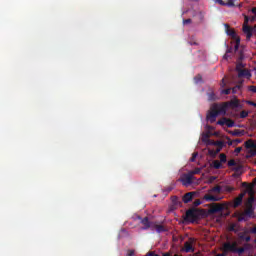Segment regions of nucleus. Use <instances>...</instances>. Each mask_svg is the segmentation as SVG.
I'll use <instances>...</instances> for the list:
<instances>
[{"label": "nucleus", "instance_id": "nucleus-1", "mask_svg": "<svg viewBox=\"0 0 256 256\" xmlns=\"http://www.w3.org/2000/svg\"><path fill=\"white\" fill-rule=\"evenodd\" d=\"M211 193H221V186L217 185L210 189L208 191V194H205L203 196V199L204 201H212L213 203H216L217 201H221V199H223L222 197L211 195Z\"/></svg>", "mask_w": 256, "mask_h": 256}, {"label": "nucleus", "instance_id": "nucleus-2", "mask_svg": "<svg viewBox=\"0 0 256 256\" xmlns=\"http://www.w3.org/2000/svg\"><path fill=\"white\" fill-rule=\"evenodd\" d=\"M201 217V212L197 209H189L186 212V216L184 218L185 221L189 223H195Z\"/></svg>", "mask_w": 256, "mask_h": 256}, {"label": "nucleus", "instance_id": "nucleus-3", "mask_svg": "<svg viewBox=\"0 0 256 256\" xmlns=\"http://www.w3.org/2000/svg\"><path fill=\"white\" fill-rule=\"evenodd\" d=\"M251 217H255V208H253V206H247L245 211L238 215V221H247V219H251Z\"/></svg>", "mask_w": 256, "mask_h": 256}, {"label": "nucleus", "instance_id": "nucleus-4", "mask_svg": "<svg viewBox=\"0 0 256 256\" xmlns=\"http://www.w3.org/2000/svg\"><path fill=\"white\" fill-rule=\"evenodd\" d=\"M225 208H227V204L213 203L209 208L208 213H210V215H215V213H221Z\"/></svg>", "mask_w": 256, "mask_h": 256}, {"label": "nucleus", "instance_id": "nucleus-5", "mask_svg": "<svg viewBox=\"0 0 256 256\" xmlns=\"http://www.w3.org/2000/svg\"><path fill=\"white\" fill-rule=\"evenodd\" d=\"M237 247V242H225L222 245V251L223 253L227 254V253H235V249Z\"/></svg>", "mask_w": 256, "mask_h": 256}, {"label": "nucleus", "instance_id": "nucleus-6", "mask_svg": "<svg viewBox=\"0 0 256 256\" xmlns=\"http://www.w3.org/2000/svg\"><path fill=\"white\" fill-rule=\"evenodd\" d=\"M179 181H181L184 187H189L193 183V173L184 174Z\"/></svg>", "mask_w": 256, "mask_h": 256}, {"label": "nucleus", "instance_id": "nucleus-7", "mask_svg": "<svg viewBox=\"0 0 256 256\" xmlns=\"http://www.w3.org/2000/svg\"><path fill=\"white\" fill-rule=\"evenodd\" d=\"M214 109H216V113L218 115H225L227 113V110L229 107L227 106V102H224L222 104H213Z\"/></svg>", "mask_w": 256, "mask_h": 256}, {"label": "nucleus", "instance_id": "nucleus-8", "mask_svg": "<svg viewBox=\"0 0 256 256\" xmlns=\"http://www.w3.org/2000/svg\"><path fill=\"white\" fill-rule=\"evenodd\" d=\"M197 197H199V192L197 191L188 192L182 197V201L183 203H186V204L191 203V201H193V199Z\"/></svg>", "mask_w": 256, "mask_h": 256}, {"label": "nucleus", "instance_id": "nucleus-9", "mask_svg": "<svg viewBox=\"0 0 256 256\" xmlns=\"http://www.w3.org/2000/svg\"><path fill=\"white\" fill-rule=\"evenodd\" d=\"M218 115L219 114L217 112V109L215 108V106L212 105L210 112L206 116V119L210 123H215V121H217V116Z\"/></svg>", "mask_w": 256, "mask_h": 256}, {"label": "nucleus", "instance_id": "nucleus-10", "mask_svg": "<svg viewBox=\"0 0 256 256\" xmlns=\"http://www.w3.org/2000/svg\"><path fill=\"white\" fill-rule=\"evenodd\" d=\"M255 29H256L255 27H251L249 25L243 24V33H245L247 41H249L251 37H253V33H255Z\"/></svg>", "mask_w": 256, "mask_h": 256}, {"label": "nucleus", "instance_id": "nucleus-11", "mask_svg": "<svg viewBox=\"0 0 256 256\" xmlns=\"http://www.w3.org/2000/svg\"><path fill=\"white\" fill-rule=\"evenodd\" d=\"M247 191H248L250 197L248 198L246 205H247V207H253V203H255V197L253 196V193H255V192L253 191V187L249 186L247 188Z\"/></svg>", "mask_w": 256, "mask_h": 256}, {"label": "nucleus", "instance_id": "nucleus-12", "mask_svg": "<svg viewBox=\"0 0 256 256\" xmlns=\"http://www.w3.org/2000/svg\"><path fill=\"white\" fill-rule=\"evenodd\" d=\"M226 27V33L229 37H231L232 39L237 40L239 39V36H237V32H235V30L231 29V27L229 26V24H225Z\"/></svg>", "mask_w": 256, "mask_h": 256}, {"label": "nucleus", "instance_id": "nucleus-13", "mask_svg": "<svg viewBox=\"0 0 256 256\" xmlns=\"http://www.w3.org/2000/svg\"><path fill=\"white\" fill-rule=\"evenodd\" d=\"M238 77L239 79H241L242 77H245L246 79H251V72L247 69L239 70Z\"/></svg>", "mask_w": 256, "mask_h": 256}, {"label": "nucleus", "instance_id": "nucleus-14", "mask_svg": "<svg viewBox=\"0 0 256 256\" xmlns=\"http://www.w3.org/2000/svg\"><path fill=\"white\" fill-rule=\"evenodd\" d=\"M141 224L143 225L142 229L144 231H147V229L151 228V221H149L148 217L141 219Z\"/></svg>", "mask_w": 256, "mask_h": 256}, {"label": "nucleus", "instance_id": "nucleus-15", "mask_svg": "<svg viewBox=\"0 0 256 256\" xmlns=\"http://www.w3.org/2000/svg\"><path fill=\"white\" fill-rule=\"evenodd\" d=\"M249 247H251L250 244H245L244 247H240V248H238V247L236 246V249H235V252H234V253H238V255L241 256V254H242V253H245V251H247V249H249Z\"/></svg>", "mask_w": 256, "mask_h": 256}, {"label": "nucleus", "instance_id": "nucleus-16", "mask_svg": "<svg viewBox=\"0 0 256 256\" xmlns=\"http://www.w3.org/2000/svg\"><path fill=\"white\" fill-rule=\"evenodd\" d=\"M246 149H255L256 148V142L253 140H248L245 142Z\"/></svg>", "mask_w": 256, "mask_h": 256}, {"label": "nucleus", "instance_id": "nucleus-17", "mask_svg": "<svg viewBox=\"0 0 256 256\" xmlns=\"http://www.w3.org/2000/svg\"><path fill=\"white\" fill-rule=\"evenodd\" d=\"M226 105L229 109V107H232L233 109H235L236 107H239V101L237 100H231L229 102H226Z\"/></svg>", "mask_w": 256, "mask_h": 256}, {"label": "nucleus", "instance_id": "nucleus-18", "mask_svg": "<svg viewBox=\"0 0 256 256\" xmlns=\"http://www.w3.org/2000/svg\"><path fill=\"white\" fill-rule=\"evenodd\" d=\"M241 203H243V200L241 198L236 197L232 203V207L234 209H237V207H239Z\"/></svg>", "mask_w": 256, "mask_h": 256}, {"label": "nucleus", "instance_id": "nucleus-19", "mask_svg": "<svg viewBox=\"0 0 256 256\" xmlns=\"http://www.w3.org/2000/svg\"><path fill=\"white\" fill-rule=\"evenodd\" d=\"M213 169H223V164L219 160H214L212 162Z\"/></svg>", "mask_w": 256, "mask_h": 256}, {"label": "nucleus", "instance_id": "nucleus-20", "mask_svg": "<svg viewBox=\"0 0 256 256\" xmlns=\"http://www.w3.org/2000/svg\"><path fill=\"white\" fill-rule=\"evenodd\" d=\"M184 249H185L186 253H191V252H193V245H191V243H189V242H185Z\"/></svg>", "mask_w": 256, "mask_h": 256}, {"label": "nucleus", "instance_id": "nucleus-21", "mask_svg": "<svg viewBox=\"0 0 256 256\" xmlns=\"http://www.w3.org/2000/svg\"><path fill=\"white\" fill-rule=\"evenodd\" d=\"M208 101H215L217 99V96L215 95V92L213 90H210L207 92Z\"/></svg>", "mask_w": 256, "mask_h": 256}, {"label": "nucleus", "instance_id": "nucleus-22", "mask_svg": "<svg viewBox=\"0 0 256 256\" xmlns=\"http://www.w3.org/2000/svg\"><path fill=\"white\" fill-rule=\"evenodd\" d=\"M241 87H243V80L239 82L238 85H236L234 88H232V93H237L241 90Z\"/></svg>", "mask_w": 256, "mask_h": 256}, {"label": "nucleus", "instance_id": "nucleus-23", "mask_svg": "<svg viewBox=\"0 0 256 256\" xmlns=\"http://www.w3.org/2000/svg\"><path fill=\"white\" fill-rule=\"evenodd\" d=\"M230 135H233L234 137H240V135H243V132L239 129H236L234 131H231Z\"/></svg>", "mask_w": 256, "mask_h": 256}, {"label": "nucleus", "instance_id": "nucleus-24", "mask_svg": "<svg viewBox=\"0 0 256 256\" xmlns=\"http://www.w3.org/2000/svg\"><path fill=\"white\" fill-rule=\"evenodd\" d=\"M155 229H156L157 233H165V231H166L165 226H163V225H156Z\"/></svg>", "mask_w": 256, "mask_h": 256}, {"label": "nucleus", "instance_id": "nucleus-25", "mask_svg": "<svg viewBox=\"0 0 256 256\" xmlns=\"http://www.w3.org/2000/svg\"><path fill=\"white\" fill-rule=\"evenodd\" d=\"M239 239H241L242 241H246V243H249V241H251V236H245V234H240Z\"/></svg>", "mask_w": 256, "mask_h": 256}, {"label": "nucleus", "instance_id": "nucleus-26", "mask_svg": "<svg viewBox=\"0 0 256 256\" xmlns=\"http://www.w3.org/2000/svg\"><path fill=\"white\" fill-rule=\"evenodd\" d=\"M226 125L228 127H235V121L229 119V118H226Z\"/></svg>", "mask_w": 256, "mask_h": 256}, {"label": "nucleus", "instance_id": "nucleus-27", "mask_svg": "<svg viewBox=\"0 0 256 256\" xmlns=\"http://www.w3.org/2000/svg\"><path fill=\"white\" fill-rule=\"evenodd\" d=\"M235 41L236 44L234 46V51H239V45H241V38H237Z\"/></svg>", "mask_w": 256, "mask_h": 256}, {"label": "nucleus", "instance_id": "nucleus-28", "mask_svg": "<svg viewBox=\"0 0 256 256\" xmlns=\"http://www.w3.org/2000/svg\"><path fill=\"white\" fill-rule=\"evenodd\" d=\"M247 117H249V112H247L245 110L240 112V119H245Z\"/></svg>", "mask_w": 256, "mask_h": 256}, {"label": "nucleus", "instance_id": "nucleus-29", "mask_svg": "<svg viewBox=\"0 0 256 256\" xmlns=\"http://www.w3.org/2000/svg\"><path fill=\"white\" fill-rule=\"evenodd\" d=\"M202 141H203V143H208V141H209V133H203L202 134Z\"/></svg>", "mask_w": 256, "mask_h": 256}, {"label": "nucleus", "instance_id": "nucleus-30", "mask_svg": "<svg viewBox=\"0 0 256 256\" xmlns=\"http://www.w3.org/2000/svg\"><path fill=\"white\" fill-rule=\"evenodd\" d=\"M243 67H245V65H243V62H239L236 64V71L239 72L241 70H243Z\"/></svg>", "mask_w": 256, "mask_h": 256}, {"label": "nucleus", "instance_id": "nucleus-31", "mask_svg": "<svg viewBox=\"0 0 256 256\" xmlns=\"http://www.w3.org/2000/svg\"><path fill=\"white\" fill-rule=\"evenodd\" d=\"M194 81L195 83H201L203 81V77L200 74H198L194 77Z\"/></svg>", "mask_w": 256, "mask_h": 256}, {"label": "nucleus", "instance_id": "nucleus-32", "mask_svg": "<svg viewBox=\"0 0 256 256\" xmlns=\"http://www.w3.org/2000/svg\"><path fill=\"white\" fill-rule=\"evenodd\" d=\"M220 163H227V155L223 153L220 154Z\"/></svg>", "mask_w": 256, "mask_h": 256}, {"label": "nucleus", "instance_id": "nucleus-33", "mask_svg": "<svg viewBox=\"0 0 256 256\" xmlns=\"http://www.w3.org/2000/svg\"><path fill=\"white\" fill-rule=\"evenodd\" d=\"M171 201L174 205H179V197L177 196H172Z\"/></svg>", "mask_w": 256, "mask_h": 256}, {"label": "nucleus", "instance_id": "nucleus-34", "mask_svg": "<svg viewBox=\"0 0 256 256\" xmlns=\"http://www.w3.org/2000/svg\"><path fill=\"white\" fill-rule=\"evenodd\" d=\"M250 157H255L256 155V147L255 148H250L248 151Z\"/></svg>", "mask_w": 256, "mask_h": 256}, {"label": "nucleus", "instance_id": "nucleus-35", "mask_svg": "<svg viewBox=\"0 0 256 256\" xmlns=\"http://www.w3.org/2000/svg\"><path fill=\"white\" fill-rule=\"evenodd\" d=\"M221 149L220 147L216 148V150L213 152V150H210L209 153L210 155H217V153H220L221 152Z\"/></svg>", "mask_w": 256, "mask_h": 256}, {"label": "nucleus", "instance_id": "nucleus-36", "mask_svg": "<svg viewBox=\"0 0 256 256\" xmlns=\"http://www.w3.org/2000/svg\"><path fill=\"white\" fill-rule=\"evenodd\" d=\"M226 2L227 7H235V1L234 0H227Z\"/></svg>", "mask_w": 256, "mask_h": 256}, {"label": "nucleus", "instance_id": "nucleus-37", "mask_svg": "<svg viewBox=\"0 0 256 256\" xmlns=\"http://www.w3.org/2000/svg\"><path fill=\"white\" fill-rule=\"evenodd\" d=\"M215 3H218L222 7H227V2H224L223 0H215Z\"/></svg>", "mask_w": 256, "mask_h": 256}, {"label": "nucleus", "instance_id": "nucleus-38", "mask_svg": "<svg viewBox=\"0 0 256 256\" xmlns=\"http://www.w3.org/2000/svg\"><path fill=\"white\" fill-rule=\"evenodd\" d=\"M235 165H237V162L234 159L228 161V167H235Z\"/></svg>", "mask_w": 256, "mask_h": 256}, {"label": "nucleus", "instance_id": "nucleus-39", "mask_svg": "<svg viewBox=\"0 0 256 256\" xmlns=\"http://www.w3.org/2000/svg\"><path fill=\"white\" fill-rule=\"evenodd\" d=\"M226 123H227V118H223L221 120H218L217 125H226Z\"/></svg>", "mask_w": 256, "mask_h": 256}, {"label": "nucleus", "instance_id": "nucleus-40", "mask_svg": "<svg viewBox=\"0 0 256 256\" xmlns=\"http://www.w3.org/2000/svg\"><path fill=\"white\" fill-rule=\"evenodd\" d=\"M197 155H199V153H197V152H194L192 154V157L190 158L191 163H194L195 159H197Z\"/></svg>", "mask_w": 256, "mask_h": 256}, {"label": "nucleus", "instance_id": "nucleus-41", "mask_svg": "<svg viewBox=\"0 0 256 256\" xmlns=\"http://www.w3.org/2000/svg\"><path fill=\"white\" fill-rule=\"evenodd\" d=\"M201 203H203L201 200L197 199L193 202L194 207H199V205H201Z\"/></svg>", "mask_w": 256, "mask_h": 256}, {"label": "nucleus", "instance_id": "nucleus-42", "mask_svg": "<svg viewBox=\"0 0 256 256\" xmlns=\"http://www.w3.org/2000/svg\"><path fill=\"white\" fill-rule=\"evenodd\" d=\"M235 227H236L235 224H231V225L229 226V231H232V232H234V233H237V230L235 229Z\"/></svg>", "mask_w": 256, "mask_h": 256}, {"label": "nucleus", "instance_id": "nucleus-43", "mask_svg": "<svg viewBox=\"0 0 256 256\" xmlns=\"http://www.w3.org/2000/svg\"><path fill=\"white\" fill-rule=\"evenodd\" d=\"M222 93H223L224 95H230V94H231V88L222 90Z\"/></svg>", "mask_w": 256, "mask_h": 256}, {"label": "nucleus", "instance_id": "nucleus-44", "mask_svg": "<svg viewBox=\"0 0 256 256\" xmlns=\"http://www.w3.org/2000/svg\"><path fill=\"white\" fill-rule=\"evenodd\" d=\"M191 23H192L191 18H188V19H184V20H183V24H184V25H189V24H191Z\"/></svg>", "mask_w": 256, "mask_h": 256}, {"label": "nucleus", "instance_id": "nucleus-45", "mask_svg": "<svg viewBox=\"0 0 256 256\" xmlns=\"http://www.w3.org/2000/svg\"><path fill=\"white\" fill-rule=\"evenodd\" d=\"M248 90L251 91V93H256V86H249Z\"/></svg>", "mask_w": 256, "mask_h": 256}, {"label": "nucleus", "instance_id": "nucleus-46", "mask_svg": "<svg viewBox=\"0 0 256 256\" xmlns=\"http://www.w3.org/2000/svg\"><path fill=\"white\" fill-rule=\"evenodd\" d=\"M249 233H251L252 235H256V226H254L253 228H250Z\"/></svg>", "mask_w": 256, "mask_h": 256}, {"label": "nucleus", "instance_id": "nucleus-47", "mask_svg": "<svg viewBox=\"0 0 256 256\" xmlns=\"http://www.w3.org/2000/svg\"><path fill=\"white\" fill-rule=\"evenodd\" d=\"M244 25H249V16H244Z\"/></svg>", "mask_w": 256, "mask_h": 256}, {"label": "nucleus", "instance_id": "nucleus-48", "mask_svg": "<svg viewBox=\"0 0 256 256\" xmlns=\"http://www.w3.org/2000/svg\"><path fill=\"white\" fill-rule=\"evenodd\" d=\"M201 173V169L197 168L192 172V175H199Z\"/></svg>", "mask_w": 256, "mask_h": 256}, {"label": "nucleus", "instance_id": "nucleus-49", "mask_svg": "<svg viewBox=\"0 0 256 256\" xmlns=\"http://www.w3.org/2000/svg\"><path fill=\"white\" fill-rule=\"evenodd\" d=\"M127 255L128 256H134L135 255V250H128Z\"/></svg>", "mask_w": 256, "mask_h": 256}, {"label": "nucleus", "instance_id": "nucleus-50", "mask_svg": "<svg viewBox=\"0 0 256 256\" xmlns=\"http://www.w3.org/2000/svg\"><path fill=\"white\" fill-rule=\"evenodd\" d=\"M248 105H251L252 107H256V102L248 101Z\"/></svg>", "mask_w": 256, "mask_h": 256}, {"label": "nucleus", "instance_id": "nucleus-51", "mask_svg": "<svg viewBox=\"0 0 256 256\" xmlns=\"http://www.w3.org/2000/svg\"><path fill=\"white\" fill-rule=\"evenodd\" d=\"M243 197H245V192L240 193L239 196H238V199H241L243 201Z\"/></svg>", "mask_w": 256, "mask_h": 256}, {"label": "nucleus", "instance_id": "nucleus-52", "mask_svg": "<svg viewBox=\"0 0 256 256\" xmlns=\"http://www.w3.org/2000/svg\"><path fill=\"white\" fill-rule=\"evenodd\" d=\"M146 256H159L158 254H155V252H149L146 254Z\"/></svg>", "mask_w": 256, "mask_h": 256}, {"label": "nucleus", "instance_id": "nucleus-53", "mask_svg": "<svg viewBox=\"0 0 256 256\" xmlns=\"http://www.w3.org/2000/svg\"><path fill=\"white\" fill-rule=\"evenodd\" d=\"M199 17H200V20L203 21V18L205 17V15L203 14V12H200V13H199Z\"/></svg>", "mask_w": 256, "mask_h": 256}, {"label": "nucleus", "instance_id": "nucleus-54", "mask_svg": "<svg viewBox=\"0 0 256 256\" xmlns=\"http://www.w3.org/2000/svg\"><path fill=\"white\" fill-rule=\"evenodd\" d=\"M216 145H218L220 148L223 149V143H222L221 141H218V142L216 143Z\"/></svg>", "mask_w": 256, "mask_h": 256}, {"label": "nucleus", "instance_id": "nucleus-55", "mask_svg": "<svg viewBox=\"0 0 256 256\" xmlns=\"http://www.w3.org/2000/svg\"><path fill=\"white\" fill-rule=\"evenodd\" d=\"M226 53H228V54H229V53H233V48H232V47L228 48L227 51H226Z\"/></svg>", "mask_w": 256, "mask_h": 256}, {"label": "nucleus", "instance_id": "nucleus-56", "mask_svg": "<svg viewBox=\"0 0 256 256\" xmlns=\"http://www.w3.org/2000/svg\"><path fill=\"white\" fill-rule=\"evenodd\" d=\"M231 56L226 52V54L224 55V59H229Z\"/></svg>", "mask_w": 256, "mask_h": 256}, {"label": "nucleus", "instance_id": "nucleus-57", "mask_svg": "<svg viewBox=\"0 0 256 256\" xmlns=\"http://www.w3.org/2000/svg\"><path fill=\"white\" fill-rule=\"evenodd\" d=\"M235 153H241V147L236 148Z\"/></svg>", "mask_w": 256, "mask_h": 256}, {"label": "nucleus", "instance_id": "nucleus-58", "mask_svg": "<svg viewBox=\"0 0 256 256\" xmlns=\"http://www.w3.org/2000/svg\"><path fill=\"white\" fill-rule=\"evenodd\" d=\"M252 13L256 15V8H252Z\"/></svg>", "mask_w": 256, "mask_h": 256}, {"label": "nucleus", "instance_id": "nucleus-59", "mask_svg": "<svg viewBox=\"0 0 256 256\" xmlns=\"http://www.w3.org/2000/svg\"><path fill=\"white\" fill-rule=\"evenodd\" d=\"M234 189H235V188L231 187V188H229V191H234Z\"/></svg>", "mask_w": 256, "mask_h": 256}, {"label": "nucleus", "instance_id": "nucleus-60", "mask_svg": "<svg viewBox=\"0 0 256 256\" xmlns=\"http://www.w3.org/2000/svg\"><path fill=\"white\" fill-rule=\"evenodd\" d=\"M227 254H219L218 256H226Z\"/></svg>", "mask_w": 256, "mask_h": 256}, {"label": "nucleus", "instance_id": "nucleus-61", "mask_svg": "<svg viewBox=\"0 0 256 256\" xmlns=\"http://www.w3.org/2000/svg\"><path fill=\"white\" fill-rule=\"evenodd\" d=\"M234 171H239V168H235Z\"/></svg>", "mask_w": 256, "mask_h": 256}, {"label": "nucleus", "instance_id": "nucleus-62", "mask_svg": "<svg viewBox=\"0 0 256 256\" xmlns=\"http://www.w3.org/2000/svg\"><path fill=\"white\" fill-rule=\"evenodd\" d=\"M254 29H255L254 33H256V26H254Z\"/></svg>", "mask_w": 256, "mask_h": 256}, {"label": "nucleus", "instance_id": "nucleus-63", "mask_svg": "<svg viewBox=\"0 0 256 256\" xmlns=\"http://www.w3.org/2000/svg\"><path fill=\"white\" fill-rule=\"evenodd\" d=\"M169 191H171V188H168Z\"/></svg>", "mask_w": 256, "mask_h": 256}, {"label": "nucleus", "instance_id": "nucleus-64", "mask_svg": "<svg viewBox=\"0 0 256 256\" xmlns=\"http://www.w3.org/2000/svg\"><path fill=\"white\" fill-rule=\"evenodd\" d=\"M169 191H171V188H168Z\"/></svg>", "mask_w": 256, "mask_h": 256}]
</instances>
